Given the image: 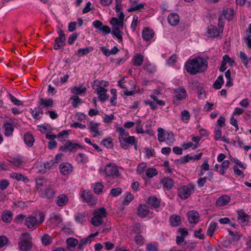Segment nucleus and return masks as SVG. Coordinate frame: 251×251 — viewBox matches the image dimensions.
<instances>
[{
	"label": "nucleus",
	"mask_w": 251,
	"mask_h": 251,
	"mask_svg": "<svg viewBox=\"0 0 251 251\" xmlns=\"http://www.w3.org/2000/svg\"><path fill=\"white\" fill-rule=\"evenodd\" d=\"M208 62L206 59L201 57H197L189 59L185 64V69L190 75H195L205 71L207 68Z\"/></svg>",
	"instance_id": "1"
},
{
	"label": "nucleus",
	"mask_w": 251,
	"mask_h": 251,
	"mask_svg": "<svg viewBox=\"0 0 251 251\" xmlns=\"http://www.w3.org/2000/svg\"><path fill=\"white\" fill-rule=\"evenodd\" d=\"M117 131L119 133V140L120 146L123 149L127 150L130 146H132L134 144L135 137L129 136L128 133L123 127L117 128Z\"/></svg>",
	"instance_id": "2"
},
{
	"label": "nucleus",
	"mask_w": 251,
	"mask_h": 251,
	"mask_svg": "<svg viewBox=\"0 0 251 251\" xmlns=\"http://www.w3.org/2000/svg\"><path fill=\"white\" fill-rule=\"evenodd\" d=\"M120 169L115 163L110 162L102 167L100 170L106 176L117 178L121 176Z\"/></svg>",
	"instance_id": "3"
},
{
	"label": "nucleus",
	"mask_w": 251,
	"mask_h": 251,
	"mask_svg": "<svg viewBox=\"0 0 251 251\" xmlns=\"http://www.w3.org/2000/svg\"><path fill=\"white\" fill-rule=\"evenodd\" d=\"M38 216L39 220H38L35 216L30 215L25 219V225L29 229L37 227L45 220V215L43 212H40Z\"/></svg>",
	"instance_id": "4"
},
{
	"label": "nucleus",
	"mask_w": 251,
	"mask_h": 251,
	"mask_svg": "<svg viewBox=\"0 0 251 251\" xmlns=\"http://www.w3.org/2000/svg\"><path fill=\"white\" fill-rule=\"evenodd\" d=\"M107 213L104 207H101L94 212V217L91 220V224L96 226L101 225L103 223V219L106 217Z\"/></svg>",
	"instance_id": "5"
},
{
	"label": "nucleus",
	"mask_w": 251,
	"mask_h": 251,
	"mask_svg": "<svg viewBox=\"0 0 251 251\" xmlns=\"http://www.w3.org/2000/svg\"><path fill=\"white\" fill-rule=\"evenodd\" d=\"M194 191V185L192 183H189L187 185H183L180 187L177 191L178 197L182 200L188 199Z\"/></svg>",
	"instance_id": "6"
},
{
	"label": "nucleus",
	"mask_w": 251,
	"mask_h": 251,
	"mask_svg": "<svg viewBox=\"0 0 251 251\" xmlns=\"http://www.w3.org/2000/svg\"><path fill=\"white\" fill-rule=\"evenodd\" d=\"M56 192V190L54 187L52 185H49L40 189V192L39 193L42 198L50 199L54 197Z\"/></svg>",
	"instance_id": "7"
},
{
	"label": "nucleus",
	"mask_w": 251,
	"mask_h": 251,
	"mask_svg": "<svg viewBox=\"0 0 251 251\" xmlns=\"http://www.w3.org/2000/svg\"><path fill=\"white\" fill-rule=\"evenodd\" d=\"M57 33L59 35V37L55 39L53 45V48L55 50H58L63 47L65 45L66 40L65 34L61 29L58 28L57 29Z\"/></svg>",
	"instance_id": "8"
},
{
	"label": "nucleus",
	"mask_w": 251,
	"mask_h": 251,
	"mask_svg": "<svg viewBox=\"0 0 251 251\" xmlns=\"http://www.w3.org/2000/svg\"><path fill=\"white\" fill-rule=\"evenodd\" d=\"M173 94L174 100H182L185 99L187 95L186 90L182 87H179L175 89Z\"/></svg>",
	"instance_id": "9"
},
{
	"label": "nucleus",
	"mask_w": 251,
	"mask_h": 251,
	"mask_svg": "<svg viewBox=\"0 0 251 251\" xmlns=\"http://www.w3.org/2000/svg\"><path fill=\"white\" fill-rule=\"evenodd\" d=\"M238 217L237 219L239 223L243 226H246L248 225L250 216L246 213L243 210H240L237 211Z\"/></svg>",
	"instance_id": "10"
},
{
	"label": "nucleus",
	"mask_w": 251,
	"mask_h": 251,
	"mask_svg": "<svg viewBox=\"0 0 251 251\" xmlns=\"http://www.w3.org/2000/svg\"><path fill=\"white\" fill-rule=\"evenodd\" d=\"M81 146L76 143H73L70 141H68L64 146L60 147V150L64 152L68 151H75L78 148H81Z\"/></svg>",
	"instance_id": "11"
},
{
	"label": "nucleus",
	"mask_w": 251,
	"mask_h": 251,
	"mask_svg": "<svg viewBox=\"0 0 251 251\" xmlns=\"http://www.w3.org/2000/svg\"><path fill=\"white\" fill-rule=\"evenodd\" d=\"M81 197L84 201L90 205H93L96 203V200L89 190L83 191L81 194Z\"/></svg>",
	"instance_id": "12"
},
{
	"label": "nucleus",
	"mask_w": 251,
	"mask_h": 251,
	"mask_svg": "<svg viewBox=\"0 0 251 251\" xmlns=\"http://www.w3.org/2000/svg\"><path fill=\"white\" fill-rule=\"evenodd\" d=\"M95 90L99 95V100L101 101H104L108 100L109 96L107 95V89L104 88L101 86L96 85Z\"/></svg>",
	"instance_id": "13"
},
{
	"label": "nucleus",
	"mask_w": 251,
	"mask_h": 251,
	"mask_svg": "<svg viewBox=\"0 0 251 251\" xmlns=\"http://www.w3.org/2000/svg\"><path fill=\"white\" fill-rule=\"evenodd\" d=\"M99 234L98 232H96L94 234H90L86 238L82 239L80 240L79 243H78V248L79 250H82L85 246L87 244H90L92 242V238L94 237L98 236Z\"/></svg>",
	"instance_id": "14"
},
{
	"label": "nucleus",
	"mask_w": 251,
	"mask_h": 251,
	"mask_svg": "<svg viewBox=\"0 0 251 251\" xmlns=\"http://www.w3.org/2000/svg\"><path fill=\"white\" fill-rule=\"evenodd\" d=\"M100 124L95 122L93 121L89 122L88 128L90 131L93 133L92 136L95 137L101 134V132L99 131L98 126Z\"/></svg>",
	"instance_id": "15"
},
{
	"label": "nucleus",
	"mask_w": 251,
	"mask_h": 251,
	"mask_svg": "<svg viewBox=\"0 0 251 251\" xmlns=\"http://www.w3.org/2000/svg\"><path fill=\"white\" fill-rule=\"evenodd\" d=\"M189 222L191 224H197L199 221V214L195 210L189 211L187 214Z\"/></svg>",
	"instance_id": "16"
},
{
	"label": "nucleus",
	"mask_w": 251,
	"mask_h": 251,
	"mask_svg": "<svg viewBox=\"0 0 251 251\" xmlns=\"http://www.w3.org/2000/svg\"><path fill=\"white\" fill-rule=\"evenodd\" d=\"M68 197L65 194L59 195L55 200L56 203L59 207H63L66 205L68 203Z\"/></svg>",
	"instance_id": "17"
},
{
	"label": "nucleus",
	"mask_w": 251,
	"mask_h": 251,
	"mask_svg": "<svg viewBox=\"0 0 251 251\" xmlns=\"http://www.w3.org/2000/svg\"><path fill=\"white\" fill-rule=\"evenodd\" d=\"M154 32L152 29L148 27L144 28L142 31V36L144 41H149L153 38Z\"/></svg>",
	"instance_id": "18"
},
{
	"label": "nucleus",
	"mask_w": 251,
	"mask_h": 251,
	"mask_svg": "<svg viewBox=\"0 0 251 251\" xmlns=\"http://www.w3.org/2000/svg\"><path fill=\"white\" fill-rule=\"evenodd\" d=\"M230 201V197L227 195H223L220 196L216 201L217 206L222 207L227 205Z\"/></svg>",
	"instance_id": "19"
},
{
	"label": "nucleus",
	"mask_w": 251,
	"mask_h": 251,
	"mask_svg": "<svg viewBox=\"0 0 251 251\" xmlns=\"http://www.w3.org/2000/svg\"><path fill=\"white\" fill-rule=\"evenodd\" d=\"M160 182L163 185V188L167 190H171L174 184V180L168 176L161 178Z\"/></svg>",
	"instance_id": "20"
},
{
	"label": "nucleus",
	"mask_w": 251,
	"mask_h": 251,
	"mask_svg": "<svg viewBox=\"0 0 251 251\" xmlns=\"http://www.w3.org/2000/svg\"><path fill=\"white\" fill-rule=\"evenodd\" d=\"M18 246L20 250L23 251H28L31 249L32 244L30 241L24 239L19 242Z\"/></svg>",
	"instance_id": "21"
},
{
	"label": "nucleus",
	"mask_w": 251,
	"mask_h": 251,
	"mask_svg": "<svg viewBox=\"0 0 251 251\" xmlns=\"http://www.w3.org/2000/svg\"><path fill=\"white\" fill-rule=\"evenodd\" d=\"M149 207L146 204H140L138 208V215L141 218L146 217L149 213Z\"/></svg>",
	"instance_id": "22"
},
{
	"label": "nucleus",
	"mask_w": 251,
	"mask_h": 251,
	"mask_svg": "<svg viewBox=\"0 0 251 251\" xmlns=\"http://www.w3.org/2000/svg\"><path fill=\"white\" fill-rule=\"evenodd\" d=\"M234 15V12L232 8H224L222 11V14L221 16H223L224 19L230 21L233 19Z\"/></svg>",
	"instance_id": "23"
},
{
	"label": "nucleus",
	"mask_w": 251,
	"mask_h": 251,
	"mask_svg": "<svg viewBox=\"0 0 251 251\" xmlns=\"http://www.w3.org/2000/svg\"><path fill=\"white\" fill-rule=\"evenodd\" d=\"M59 169L63 175H66L72 172L73 167L69 163H62L60 165Z\"/></svg>",
	"instance_id": "24"
},
{
	"label": "nucleus",
	"mask_w": 251,
	"mask_h": 251,
	"mask_svg": "<svg viewBox=\"0 0 251 251\" xmlns=\"http://www.w3.org/2000/svg\"><path fill=\"white\" fill-rule=\"evenodd\" d=\"M144 56L141 53H136L132 57V63L136 67L140 66L143 62Z\"/></svg>",
	"instance_id": "25"
},
{
	"label": "nucleus",
	"mask_w": 251,
	"mask_h": 251,
	"mask_svg": "<svg viewBox=\"0 0 251 251\" xmlns=\"http://www.w3.org/2000/svg\"><path fill=\"white\" fill-rule=\"evenodd\" d=\"M220 33H222L221 31L214 25H211L207 28V33L210 37H217Z\"/></svg>",
	"instance_id": "26"
},
{
	"label": "nucleus",
	"mask_w": 251,
	"mask_h": 251,
	"mask_svg": "<svg viewBox=\"0 0 251 251\" xmlns=\"http://www.w3.org/2000/svg\"><path fill=\"white\" fill-rule=\"evenodd\" d=\"M10 177L13 179L17 180L18 181H22L25 183H27L29 181V179L27 178V177L20 173L13 172L10 174Z\"/></svg>",
	"instance_id": "27"
},
{
	"label": "nucleus",
	"mask_w": 251,
	"mask_h": 251,
	"mask_svg": "<svg viewBox=\"0 0 251 251\" xmlns=\"http://www.w3.org/2000/svg\"><path fill=\"white\" fill-rule=\"evenodd\" d=\"M168 21L171 25H176L179 21V16L176 13H171L168 17Z\"/></svg>",
	"instance_id": "28"
},
{
	"label": "nucleus",
	"mask_w": 251,
	"mask_h": 251,
	"mask_svg": "<svg viewBox=\"0 0 251 251\" xmlns=\"http://www.w3.org/2000/svg\"><path fill=\"white\" fill-rule=\"evenodd\" d=\"M39 103L40 105H43L45 107L51 108L53 106V101L51 99H44L41 98L40 99Z\"/></svg>",
	"instance_id": "29"
},
{
	"label": "nucleus",
	"mask_w": 251,
	"mask_h": 251,
	"mask_svg": "<svg viewBox=\"0 0 251 251\" xmlns=\"http://www.w3.org/2000/svg\"><path fill=\"white\" fill-rule=\"evenodd\" d=\"M93 48L92 47H88L85 48H80L75 52V54L78 57H81L86 55L93 51Z\"/></svg>",
	"instance_id": "30"
},
{
	"label": "nucleus",
	"mask_w": 251,
	"mask_h": 251,
	"mask_svg": "<svg viewBox=\"0 0 251 251\" xmlns=\"http://www.w3.org/2000/svg\"><path fill=\"white\" fill-rule=\"evenodd\" d=\"M50 222L54 226H57L62 222V219L59 214L52 213L50 215Z\"/></svg>",
	"instance_id": "31"
},
{
	"label": "nucleus",
	"mask_w": 251,
	"mask_h": 251,
	"mask_svg": "<svg viewBox=\"0 0 251 251\" xmlns=\"http://www.w3.org/2000/svg\"><path fill=\"white\" fill-rule=\"evenodd\" d=\"M148 201L152 208H157L160 206V200L155 197H150L148 199Z\"/></svg>",
	"instance_id": "32"
},
{
	"label": "nucleus",
	"mask_w": 251,
	"mask_h": 251,
	"mask_svg": "<svg viewBox=\"0 0 251 251\" xmlns=\"http://www.w3.org/2000/svg\"><path fill=\"white\" fill-rule=\"evenodd\" d=\"M123 29V28H121V27H112V34L117 37V38L119 40L120 42L122 41L123 40V32L121 31V30Z\"/></svg>",
	"instance_id": "33"
},
{
	"label": "nucleus",
	"mask_w": 251,
	"mask_h": 251,
	"mask_svg": "<svg viewBox=\"0 0 251 251\" xmlns=\"http://www.w3.org/2000/svg\"><path fill=\"white\" fill-rule=\"evenodd\" d=\"M3 128L4 129V134L5 136H9L12 134L14 131V126L11 123H5L3 125Z\"/></svg>",
	"instance_id": "34"
},
{
	"label": "nucleus",
	"mask_w": 251,
	"mask_h": 251,
	"mask_svg": "<svg viewBox=\"0 0 251 251\" xmlns=\"http://www.w3.org/2000/svg\"><path fill=\"white\" fill-rule=\"evenodd\" d=\"M25 143L28 146L31 147L33 146L34 142V139L33 135L29 133H26L24 136Z\"/></svg>",
	"instance_id": "35"
},
{
	"label": "nucleus",
	"mask_w": 251,
	"mask_h": 251,
	"mask_svg": "<svg viewBox=\"0 0 251 251\" xmlns=\"http://www.w3.org/2000/svg\"><path fill=\"white\" fill-rule=\"evenodd\" d=\"M128 84L130 85V90H125L124 94L126 96H132L134 94L135 91L136 90V85L134 82L131 80L128 81Z\"/></svg>",
	"instance_id": "36"
},
{
	"label": "nucleus",
	"mask_w": 251,
	"mask_h": 251,
	"mask_svg": "<svg viewBox=\"0 0 251 251\" xmlns=\"http://www.w3.org/2000/svg\"><path fill=\"white\" fill-rule=\"evenodd\" d=\"M43 114V110L40 107L34 108L31 112L33 118L35 120H39L41 118V115Z\"/></svg>",
	"instance_id": "37"
},
{
	"label": "nucleus",
	"mask_w": 251,
	"mask_h": 251,
	"mask_svg": "<svg viewBox=\"0 0 251 251\" xmlns=\"http://www.w3.org/2000/svg\"><path fill=\"white\" fill-rule=\"evenodd\" d=\"M175 137L173 133L171 131L166 132L165 141L166 144L169 146H172L175 141Z\"/></svg>",
	"instance_id": "38"
},
{
	"label": "nucleus",
	"mask_w": 251,
	"mask_h": 251,
	"mask_svg": "<svg viewBox=\"0 0 251 251\" xmlns=\"http://www.w3.org/2000/svg\"><path fill=\"white\" fill-rule=\"evenodd\" d=\"M170 221L171 225L173 226H179L181 223V219L180 216L177 215H172L170 218Z\"/></svg>",
	"instance_id": "39"
},
{
	"label": "nucleus",
	"mask_w": 251,
	"mask_h": 251,
	"mask_svg": "<svg viewBox=\"0 0 251 251\" xmlns=\"http://www.w3.org/2000/svg\"><path fill=\"white\" fill-rule=\"evenodd\" d=\"M228 62H230V58L229 57V55H225L223 57L221 65L219 68L220 71L221 72H224L226 70V65Z\"/></svg>",
	"instance_id": "40"
},
{
	"label": "nucleus",
	"mask_w": 251,
	"mask_h": 251,
	"mask_svg": "<svg viewBox=\"0 0 251 251\" xmlns=\"http://www.w3.org/2000/svg\"><path fill=\"white\" fill-rule=\"evenodd\" d=\"M135 1L130 0V3H131L130 7L128 8V11L130 12L134 11L140 10L144 8V4L143 3H139L137 5H135L133 3Z\"/></svg>",
	"instance_id": "41"
},
{
	"label": "nucleus",
	"mask_w": 251,
	"mask_h": 251,
	"mask_svg": "<svg viewBox=\"0 0 251 251\" xmlns=\"http://www.w3.org/2000/svg\"><path fill=\"white\" fill-rule=\"evenodd\" d=\"M71 93L77 95H81L84 94L86 92V88L84 87H77L75 86L71 89Z\"/></svg>",
	"instance_id": "42"
},
{
	"label": "nucleus",
	"mask_w": 251,
	"mask_h": 251,
	"mask_svg": "<svg viewBox=\"0 0 251 251\" xmlns=\"http://www.w3.org/2000/svg\"><path fill=\"white\" fill-rule=\"evenodd\" d=\"M230 165V162L228 160H224L222 163L220 165V169L218 172L220 174L224 175L226 173V171L229 167Z\"/></svg>",
	"instance_id": "43"
},
{
	"label": "nucleus",
	"mask_w": 251,
	"mask_h": 251,
	"mask_svg": "<svg viewBox=\"0 0 251 251\" xmlns=\"http://www.w3.org/2000/svg\"><path fill=\"white\" fill-rule=\"evenodd\" d=\"M13 215L12 213L9 211H6L4 212L2 215V220L3 222L9 223H10L12 220Z\"/></svg>",
	"instance_id": "44"
},
{
	"label": "nucleus",
	"mask_w": 251,
	"mask_h": 251,
	"mask_svg": "<svg viewBox=\"0 0 251 251\" xmlns=\"http://www.w3.org/2000/svg\"><path fill=\"white\" fill-rule=\"evenodd\" d=\"M224 83L222 75L219 76L214 82L213 86L215 89H220Z\"/></svg>",
	"instance_id": "45"
},
{
	"label": "nucleus",
	"mask_w": 251,
	"mask_h": 251,
	"mask_svg": "<svg viewBox=\"0 0 251 251\" xmlns=\"http://www.w3.org/2000/svg\"><path fill=\"white\" fill-rule=\"evenodd\" d=\"M86 215L85 212L78 213L75 217L76 222L82 224L86 222Z\"/></svg>",
	"instance_id": "46"
},
{
	"label": "nucleus",
	"mask_w": 251,
	"mask_h": 251,
	"mask_svg": "<svg viewBox=\"0 0 251 251\" xmlns=\"http://www.w3.org/2000/svg\"><path fill=\"white\" fill-rule=\"evenodd\" d=\"M76 158L77 162L81 164H85L88 161V158L86 154L82 153H78Z\"/></svg>",
	"instance_id": "47"
},
{
	"label": "nucleus",
	"mask_w": 251,
	"mask_h": 251,
	"mask_svg": "<svg viewBox=\"0 0 251 251\" xmlns=\"http://www.w3.org/2000/svg\"><path fill=\"white\" fill-rule=\"evenodd\" d=\"M67 247V249L71 248H75L78 243V241L77 239L74 238H69L66 240Z\"/></svg>",
	"instance_id": "48"
},
{
	"label": "nucleus",
	"mask_w": 251,
	"mask_h": 251,
	"mask_svg": "<svg viewBox=\"0 0 251 251\" xmlns=\"http://www.w3.org/2000/svg\"><path fill=\"white\" fill-rule=\"evenodd\" d=\"M158 174L156 169L153 168H149L146 170V175L148 178H152Z\"/></svg>",
	"instance_id": "49"
},
{
	"label": "nucleus",
	"mask_w": 251,
	"mask_h": 251,
	"mask_svg": "<svg viewBox=\"0 0 251 251\" xmlns=\"http://www.w3.org/2000/svg\"><path fill=\"white\" fill-rule=\"evenodd\" d=\"M110 23L112 26L121 27V28H123L124 23L115 17H113L111 19Z\"/></svg>",
	"instance_id": "50"
},
{
	"label": "nucleus",
	"mask_w": 251,
	"mask_h": 251,
	"mask_svg": "<svg viewBox=\"0 0 251 251\" xmlns=\"http://www.w3.org/2000/svg\"><path fill=\"white\" fill-rule=\"evenodd\" d=\"M158 134V140L159 142H163L165 141L166 132L164 130L159 127L157 129Z\"/></svg>",
	"instance_id": "51"
},
{
	"label": "nucleus",
	"mask_w": 251,
	"mask_h": 251,
	"mask_svg": "<svg viewBox=\"0 0 251 251\" xmlns=\"http://www.w3.org/2000/svg\"><path fill=\"white\" fill-rule=\"evenodd\" d=\"M41 241L45 246H48L51 244L52 239L48 234H45L42 236Z\"/></svg>",
	"instance_id": "52"
},
{
	"label": "nucleus",
	"mask_w": 251,
	"mask_h": 251,
	"mask_svg": "<svg viewBox=\"0 0 251 251\" xmlns=\"http://www.w3.org/2000/svg\"><path fill=\"white\" fill-rule=\"evenodd\" d=\"M228 232L229 235L232 237L233 240L235 241H238L240 240L242 234L240 232H233L231 230L228 229Z\"/></svg>",
	"instance_id": "53"
},
{
	"label": "nucleus",
	"mask_w": 251,
	"mask_h": 251,
	"mask_svg": "<svg viewBox=\"0 0 251 251\" xmlns=\"http://www.w3.org/2000/svg\"><path fill=\"white\" fill-rule=\"evenodd\" d=\"M216 226H217V223H215V222H212L211 223L208 228H207V234L208 235H209V236L210 237H212L213 235V233L216 228Z\"/></svg>",
	"instance_id": "54"
},
{
	"label": "nucleus",
	"mask_w": 251,
	"mask_h": 251,
	"mask_svg": "<svg viewBox=\"0 0 251 251\" xmlns=\"http://www.w3.org/2000/svg\"><path fill=\"white\" fill-rule=\"evenodd\" d=\"M10 162L11 164L15 166L16 167H19L21 166H23L24 164V162L21 159L18 158H12L10 161Z\"/></svg>",
	"instance_id": "55"
},
{
	"label": "nucleus",
	"mask_w": 251,
	"mask_h": 251,
	"mask_svg": "<svg viewBox=\"0 0 251 251\" xmlns=\"http://www.w3.org/2000/svg\"><path fill=\"white\" fill-rule=\"evenodd\" d=\"M111 94L112 95V97L110 100V103L112 105L115 106L116 105L117 102V90L115 89H112L111 90Z\"/></svg>",
	"instance_id": "56"
},
{
	"label": "nucleus",
	"mask_w": 251,
	"mask_h": 251,
	"mask_svg": "<svg viewBox=\"0 0 251 251\" xmlns=\"http://www.w3.org/2000/svg\"><path fill=\"white\" fill-rule=\"evenodd\" d=\"M70 99L73 100L72 102V105L75 108L77 107L78 105L82 102L81 100L80 99L79 97L76 95L72 96Z\"/></svg>",
	"instance_id": "57"
},
{
	"label": "nucleus",
	"mask_w": 251,
	"mask_h": 251,
	"mask_svg": "<svg viewBox=\"0 0 251 251\" xmlns=\"http://www.w3.org/2000/svg\"><path fill=\"white\" fill-rule=\"evenodd\" d=\"M118 85L120 88H121L122 89H124L125 90H130V85L128 84V81L127 82L125 81L124 78H123L122 79L119 80L118 81Z\"/></svg>",
	"instance_id": "58"
},
{
	"label": "nucleus",
	"mask_w": 251,
	"mask_h": 251,
	"mask_svg": "<svg viewBox=\"0 0 251 251\" xmlns=\"http://www.w3.org/2000/svg\"><path fill=\"white\" fill-rule=\"evenodd\" d=\"M57 162L55 160H51L50 161H47L44 164V167L46 169L48 170L53 169L54 167L56 166Z\"/></svg>",
	"instance_id": "59"
},
{
	"label": "nucleus",
	"mask_w": 251,
	"mask_h": 251,
	"mask_svg": "<svg viewBox=\"0 0 251 251\" xmlns=\"http://www.w3.org/2000/svg\"><path fill=\"white\" fill-rule=\"evenodd\" d=\"M103 188V185L100 182H97L95 184L94 191L96 194H100L102 193V189Z\"/></svg>",
	"instance_id": "60"
},
{
	"label": "nucleus",
	"mask_w": 251,
	"mask_h": 251,
	"mask_svg": "<svg viewBox=\"0 0 251 251\" xmlns=\"http://www.w3.org/2000/svg\"><path fill=\"white\" fill-rule=\"evenodd\" d=\"M147 168V165L145 163H140L137 168L136 171L138 174H143Z\"/></svg>",
	"instance_id": "61"
},
{
	"label": "nucleus",
	"mask_w": 251,
	"mask_h": 251,
	"mask_svg": "<svg viewBox=\"0 0 251 251\" xmlns=\"http://www.w3.org/2000/svg\"><path fill=\"white\" fill-rule=\"evenodd\" d=\"M115 118L113 114L105 115L103 118V122L106 124L111 123Z\"/></svg>",
	"instance_id": "62"
},
{
	"label": "nucleus",
	"mask_w": 251,
	"mask_h": 251,
	"mask_svg": "<svg viewBox=\"0 0 251 251\" xmlns=\"http://www.w3.org/2000/svg\"><path fill=\"white\" fill-rule=\"evenodd\" d=\"M196 246V244L195 243H185L184 246V249L185 251H192L194 249Z\"/></svg>",
	"instance_id": "63"
},
{
	"label": "nucleus",
	"mask_w": 251,
	"mask_h": 251,
	"mask_svg": "<svg viewBox=\"0 0 251 251\" xmlns=\"http://www.w3.org/2000/svg\"><path fill=\"white\" fill-rule=\"evenodd\" d=\"M146 249L147 251H158L157 245L155 243L148 244Z\"/></svg>",
	"instance_id": "64"
}]
</instances>
